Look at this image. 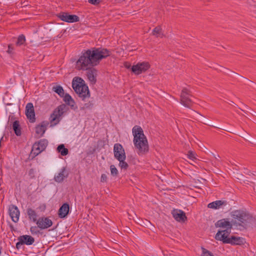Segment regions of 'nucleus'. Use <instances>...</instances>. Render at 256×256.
I'll return each instance as SVG.
<instances>
[{
	"label": "nucleus",
	"mask_w": 256,
	"mask_h": 256,
	"mask_svg": "<svg viewBox=\"0 0 256 256\" xmlns=\"http://www.w3.org/2000/svg\"><path fill=\"white\" fill-rule=\"evenodd\" d=\"M190 91L186 88H184L180 94V103L188 108H190L193 103L192 100L190 98Z\"/></svg>",
	"instance_id": "obj_8"
},
{
	"label": "nucleus",
	"mask_w": 256,
	"mask_h": 256,
	"mask_svg": "<svg viewBox=\"0 0 256 256\" xmlns=\"http://www.w3.org/2000/svg\"><path fill=\"white\" fill-rule=\"evenodd\" d=\"M202 256H214L213 254L206 248H202Z\"/></svg>",
	"instance_id": "obj_33"
},
{
	"label": "nucleus",
	"mask_w": 256,
	"mask_h": 256,
	"mask_svg": "<svg viewBox=\"0 0 256 256\" xmlns=\"http://www.w3.org/2000/svg\"><path fill=\"white\" fill-rule=\"evenodd\" d=\"M38 228H39L38 226H32L30 228V232L31 234L33 235L34 234H38L40 233V231L38 230Z\"/></svg>",
	"instance_id": "obj_31"
},
{
	"label": "nucleus",
	"mask_w": 256,
	"mask_h": 256,
	"mask_svg": "<svg viewBox=\"0 0 256 256\" xmlns=\"http://www.w3.org/2000/svg\"><path fill=\"white\" fill-rule=\"evenodd\" d=\"M54 92L59 95L60 97H63L64 95V92L62 87L60 85L54 86L52 88Z\"/></svg>",
	"instance_id": "obj_26"
},
{
	"label": "nucleus",
	"mask_w": 256,
	"mask_h": 256,
	"mask_svg": "<svg viewBox=\"0 0 256 256\" xmlns=\"http://www.w3.org/2000/svg\"><path fill=\"white\" fill-rule=\"evenodd\" d=\"M94 105V104L92 102H88L85 103L84 104V106L81 108V109H89L91 108Z\"/></svg>",
	"instance_id": "obj_34"
},
{
	"label": "nucleus",
	"mask_w": 256,
	"mask_h": 256,
	"mask_svg": "<svg viewBox=\"0 0 256 256\" xmlns=\"http://www.w3.org/2000/svg\"><path fill=\"white\" fill-rule=\"evenodd\" d=\"M195 155H196L195 153L194 152H193L190 151V150L188 152V157L190 160H196V158Z\"/></svg>",
	"instance_id": "obj_35"
},
{
	"label": "nucleus",
	"mask_w": 256,
	"mask_h": 256,
	"mask_svg": "<svg viewBox=\"0 0 256 256\" xmlns=\"http://www.w3.org/2000/svg\"><path fill=\"white\" fill-rule=\"evenodd\" d=\"M8 214L14 222H17L18 221L20 212L16 206L14 204L9 206Z\"/></svg>",
	"instance_id": "obj_14"
},
{
	"label": "nucleus",
	"mask_w": 256,
	"mask_h": 256,
	"mask_svg": "<svg viewBox=\"0 0 256 256\" xmlns=\"http://www.w3.org/2000/svg\"><path fill=\"white\" fill-rule=\"evenodd\" d=\"M66 106L64 104H61L57 107L51 114L50 120L52 125H56L58 123L59 118L64 112Z\"/></svg>",
	"instance_id": "obj_7"
},
{
	"label": "nucleus",
	"mask_w": 256,
	"mask_h": 256,
	"mask_svg": "<svg viewBox=\"0 0 256 256\" xmlns=\"http://www.w3.org/2000/svg\"><path fill=\"white\" fill-rule=\"evenodd\" d=\"M30 178H34L35 177V170L34 168H30L28 172Z\"/></svg>",
	"instance_id": "obj_36"
},
{
	"label": "nucleus",
	"mask_w": 256,
	"mask_h": 256,
	"mask_svg": "<svg viewBox=\"0 0 256 256\" xmlns=\"http://www.w3.org/2000/svg\"><path fill=\"white\" fill-rule=\"evenodd\" d=\"M48 144V141L46 139H42L35 142L32 145L30 156L33 158L38 156L46 148Z\"/></svg>",
	"instance_id": "obj_6"
},
{
	"label": "nucleus",
	"mask_w": 256,
	"mask_h": 256,
	"mask_svg": "<svg viewBox=\"0 0 256 256\" xmlns=\"http://www.w3.org/2000/svg\"><path fill=\"white\" fill-rule=\"evenodd\" d=\"M172 214L173 217L178 222H184L187 220L185 212L182 210H174Z\"/></svg>",
	"instance_id": "obj_18"
},
{
	"label": "nucleus",
	"mask_w": 256,
	"mask_h": 256,
	"mask_svg": "<svg viewBox=\"0 0 256 256\" xmlns=\"http://www.w3.org/2000/svg\"><path fill=\"white\" fill-rule=\"evenodd\" d=\"M18 242L16 244V248L17 249H20V246L22 245H23V244H22V242H20V240H18Z\"/></svg>",
	"instance_id": "obj_39"
},
{
	"label": "nucleus",
	"mask_w": 256,
	"mask_h": 256,
	"mask_svg": "<svg viewBox=\"0 0 256 256\" xmlns=\"http://www.w3.org/2000/svg\"><path fill=\"white\" fill-rule=\"evenodd\" d=\"M232 104H234V102H232L230 105H232Z\"/></svg>",
	"instance_id": "obj_48"
},
{
	"label": "nucleus",
	"mask_w": 256,
	"mask_h": 256,
	"mask_svg": "<svg viewBox=\"0 0 256 256\" xmlns=\"http://www.w3.org/2000/svg\"><path fill=\"white\" fill-rule=\"evenodd\" d=\"M52 220L48 217L42 216L39 218L36 222V225L40 230H44L49 228L52 225Z\"/></svg>",
	"instance_id": "obj_13"
},
{
	"label": "nucleus",
	"mask_w": 256,
	"mask_h": 256,
	"mask_svg": "<svg viewBox=\"0 0 256 256\" xmlns=\"http://www.w3.org/2000/svg\"><path fill=\"white\" fill-rule=\"evenodd\" d=\"M150 68V65L148 62H138L132 67L131 70L134 74L138 75L145 72Z\"/></svg>",
	"instance_id": "obj_11"
},
{
	"label": "nucleus",
	"mask_w": 256,
	"mask_h": 256,
	"mask_svg": "<svg viewBox=\"0 0 256 256\" xmlns=\"http://www.w3.org/2000/svg\"><path fill=\"white\" fill-rule=\"evenodd\" d=\"M107 179H108V178H107V176H106V174H102L101 175V176H100V182H107Z\"/></svg>",
	"instance_id": "obj_37"
},
{
	"label": "nucleus",
	"mask_w": 256,
	"mask_h": 256,
	"mask_svg": "<svg viewBox=\"0 0 256 256\" xmlns=\"http://www.w3.org/2000/svg\"><path fill=\"white\" fill-rule=\"evenodd\" d=\"M246 80H247L248 82H252V81H250V80H248V79H247V78H246Z\"/></svg>",
	"instance_id": "obj_44"
},
{
	"label": "nucleus",
	"mask_w": 256,
	"mask_h": 256,
	"mask_svg": "<svg viewBox=\"0 0 256 256\" xmlns=\"http://www.w3.org/2000/svg\"><path fill=\"white\" fill-rule=\"evenodd\" d=\"M57 151L62 156L67 155L68 153V150L66 148L64 144H60L57 147Z\"/></svg>",
	"instance_id": "obj_27"
},
{
	"label": "nucleus",
	"mask_w": 256,
	"mask_h": 256,
	"mask_svg": "<svg viewBox=\"0 0 256 256\" xmlns=\"http://www.w3.org/2000/svg\"><path fill=\"white\" fill-rule=\"evenodd\" d=\"M49 122L48 121H43L40 124L36 126V132L42 136L47 129Z\"/></svg>",
	"instance_id": "obj_19"
},
{
	"label": "nucleus",
	"mask_w": 256,
	"mask_h": 256,
	"mask_svg": "<svg viewBox=\"0 0 256 256\" xmlns=\"http://www.w3.org/2000/svg\"><path fill=\"white\" fill-rule=\"evenodd\" d=\"M232 104H234V102H232L230 105H232Z\"/></svg>",
	"instance_id": "obj_50"
},
{
	"label": "nucleus",
	"mask_w": 256,
	"mask_h": 256,
	"mask_svg": "<svg viewBox=\"0 0 256 256\" xmlns=\"http://www.w3.org/2000/svg\"><path fill=\"white\" fill-rule=\"evenodd\" d=\"M217 156H214L215 158L217 159L218 157V158L220 157V156H219L218 155Z\"/></svg>",
	"instance_id": "obj_45"
},
{
	"label": "nucleus",
	"mask_w": 256,
	"mask_h": 256,
	"mask_svg": "<svg viewBox=\"0 0 256 256\" xmlns=\"http://www.w3.org/2000/svg\"><path fill=\"white\" fill-rule=\"evenodd\" d=\"M208 207L212 209H219L220 208L228 210L231 209L230 204L226 200H216L208 204Z\"/></svg>",
	"instance_id": "obj_10"
},
{
	"label": "nucleus",
	"mask_w": 256,
	"mask_h": 256,
	"mask_svg": "<svg viewBox=\"0 0 256 256\" xmlns=\"http://www.w3.org/2000/svg\"><path fill=\"white\" fill-rule=\"evenodd\" d=\"M228 236L224 237V235L220 236L221 241L224 244H229L232 245H242L246 243L245 239L242 237H237L232 236L229 238Z\"/></svg>",
	"instance_id": "obj_9"
},
{
	"label": "nucleus",
	"mask_w": 256,
	"mask_h": 256,
	"mask_svg": "<svg viewBox=\"0 0 256 256\" xmlns=\"http://www.w3.org/2000/svg\"><path fill=\"white\" fill-rule=\"evenodd\" d=\"M26 114L30 122H34L36 121L34 110L32 103L28 102L26 104Z\"/></svg>",
	"instance_id": "obj_16"
},
{
	"label": "nucleus",
	"mask_w": 256,
	"mask_h": 256,
	"mask_svg": "<svg viewBox=\"0 0 256 256\" xmlns=\"http://www.w3.org/2000/svg\"><path fill=\"white\" fill-rule=\"evenodd\" d=\"M246 174H248V175H250V174H252V175H254V174L253 173H251L250 172H246Z\"/></svg>",
	"instance_id": "obj_43"
},
{
	"label": "nucleus",
	"mask_w": 256,
	"mask_h": 256,
	"mask_svg": "<svg viewBox=\"0 0 256 256\" xmlns=\"http://www.w3.org/2000/svg\"><path fill=\"white\" fill-rule=\"evenodd\" d=\"M132 130L134 137V146L138 150V154H143L148 152L149 150L148 142L142 128L140 126H135Z\"/></svg>",
	"instance_id": "obj_3"
},
{
	"label": "nucleus",
	"mask_w": 256,
	"mask_h": 256,
	"mask_svg": "<svg viewBox=\"0 0 256 256\" xmlns=\"http://www.w3.org/2000/svg\"><path fill=\"white\" fill-rule=\"evenodd\" d=\"M69 172L65 167H63L60 172L54 176V180L57 182H62L65 178H67L68 176Z\"/></svg>",
	"instance_id": "obj_17"
},
{
	"label": "nucleus",
	"mask_w": 256,
	"mask_h": 256,
	"mask_svg": "<svg viewBox=\"0 0 256 256\" xmlns=\"http://www.w3.org/2000/svg\"><path fill=\"white\" fill-rule=\"evenodd\" d=\"M88 2L94 5H96L100 3L99 0H88Z\"/></svg>",
	"instance_id": "obj_38"
},
{
	"label": "nucleus",
	"mask_w": 256,
	"mask_h": 256,
	"mask_svg": "<svg viewBox=\"0 0 256 256\" xmlns=\"http://www.w3.org/2000/svg\"><path fill=\"white\" fill-rule=\"evenodd\" d=\"M62 98H64L63 100L66 104L70 106L72 108L74 106L75 104L74 101L68 94H64Z\"/></svg>",
	"instance_id": "obj_24"
},
{
	"label": "nucleus",
	"mask_w": 256,
	"mask_h": 256,
	"mask_svg": "<svg viewBox=\"0 0 256 256\" xmlns=\"http://www.w3.org/2000/svg\"><path fill=\"white\" fill-rule=\"evenodd\" d=\"M70 211V206L68 203L64 204L58 211V217L63 218H66Z\"/></svg>",
	"instance_id": "obj_20"
},
{
	"label": "nucleus",
	"mask_w": 256,
	"mask_h": 256,
	"mask_svg": "<svg viewBox=\"0 0 256 256\" xmlns=\"http://www.w3.org/2000/svg\"><path fill=\"white\" fill-rule=\"evenodd\" d=\"M126 158H122L121 159L118 160L119 161V166L122 169L126 170L128 166V164L125 162Z\"/></svg>",
	"instance_id": "obj_29"
},
{
	"label": "nucleus",
	"mask_w": 256,
	"mask_h": 256,
	"mask_svg": "<svg viewBox=\"0 0 256 256\" xmlns=\"http://www.w3.org/2000/svg\"><path fill=\"white\" fill-rule=\"evenodd\" d=\"M12 128L15 134L17 136H20L22 134L21 128L18 120H15L12 124Z\"/></svg>",
	"instance_id": "obj_25"
},
{
	"label": "nucleus",
	"mask_w": 256,
	"mask_h": 256,
	"mask_svg": "<svg viewBox=\"0 0 256 256\" xmlns=\"http://www.w3.org/2000/svg\"><path fill=\"white\" fill-rule=\"evenodd\" d=\"M111 174L113 176H117L118 174V170L114 165L110 166Z\"/></svg>",
	"instance_id": "obj_32"
},
{
	"label": "nucleus",
	"mask_w": 256,
	"mask_h": 256,
	"mask_svg": "<svg viewBox=\"0 0 256 256\" xmlns=\"http://www.w3.org/2000/svg\"><path fill=\"white\" fill-rule=\"evenodd\" d=\"M84 70H86L84 68ZM87 72H86V76L88 80L92 83L95 84L96 81V69L90 68L88 69L87 68Z\"/></svg>",
	"instance_id": "obj_23"
},
{
	"label": "nucleus",
	"mask_w": 256,
	"mask_h": 256,
	"mask_svg": "<svg viewBox=\"0 0 256 256\" xmlns=\"http://www.w3.org/2000/svg\"><path fill=\"white\" fill-rule=\"evenodd\" d=\"M72 86L80 98L85 100L90 96V92L84 80L80 77H75L72 82Z\"/></svg>",
	"instance_id": "obj_4"
},
{
	"label": "nucleus",
	"mask_w": 256,
	"mask_h": 256,
	"mask_svg": "<svg viewBox=\"0 0 256 256\" xmlns=\"http://www.w3.org/2000/svg\"><path fill=\"white\" fill-rule=\"evenodd\" d=\"M26 38L24 36V34H21L18 36L16 44L18 46H20L24 44Z\"/></svg>",
	"instance_id": "obj_30"
},
{
	"label": "nucleus",
	"mask_w": 256,
	"mask_h": 256,
	"mask_svg": "<svg viewBox=\"0 0 256 256\" xmlns=\"http://www.w3.org/2000/svg\"><path fill=\"white\" fill-rule=\"evenodd\" d=\"M215 226L216 228H222L224 230H218L215 236V238L216 240L221 241L220 236L224 235V237L228 236L231 232V230L234 226L232 221L230 222L226 218H222L218 220Z\"/></svg>",
	"instance_id": "obj_5"
},
{
	"label": "nucleus",
	"mask_w": 256,
	"mask_h": 256,
	"mask_svg": "<svg viewBox=\"0 0 256 256\" xmlns=\"http://www.w3.org/2000/svg\"><path fill=\"white\" fill-rule=\"evenodd\" d=\"M110 54V52L106 48H92L82 53L76 63L80 66L82 70L87 69L88 66H96L100 60Z\"/></svg>",
	"instance_id": "obj_1"
},
{
	"label": "nucleus",
	"mask_w": 256,
	"mask_h": 256,
	"mask_svg": "<svg viewBox=\"0 0 256 256\" xmlns=\"http://www.w3.org/2000/svg\"><path fill=\"white\" fill-rule=\"evenodd\" d=\"M12 50L13 48L10 45H9L8 46V50H7V52L9 54H12Z\"/></svg>",
	"instance_id": "obj_40"
},
{
	"label": "nucleus",
	"mask_w": 256,
	"mask_h": 256,
	"mask_svg": "<svg viewBox=\"0 0 256 256\" xmlns=\"http://www.w3.org/2000/svg\"><path fill=\"white\" fill-rule=\"evenodd\" d=\"M56 16L60 20L67 22H74L80 20L78 16L75 14H70L68 12H62L57 14Z\"/></svg>",
	"instance_id": "obj_12"
},
{
	"label": "nucleus",
	"mask_w": 256,
	"mask_h": 256,
	"mask_svg": "<svg viewBox=\"0 0 256 256\" xmlns=\"http://www.w3.org/2000/svg\"><path fill=\"white\" fill-rule=\"evenodd\" d=\"M217 156H214L215 158L217 159L218 157V158L220 157V156H219L218 155Z\"/></svg>",
	"instance_id": "obj_46"
},
{
	"label": "nucleus",
	"mask_w": 256,
	"mask_h": 256,
	"mask_svg": "<svg viewBox=\"0 0 256 256\" xmlns=\"http://www.w3.org/2000/svg\"><path fill=\"white\" fill-rule=\"evenodd\" d=\"M217 156H214L215 158L217 159L218 157V158L220 157V156H219L218 155Z\"/></svg>",
	"instance_id": "obj_47"
},
{
	"label": "nucleus",
	"mask_w": 256,
	"mask_h": 256,
	"mask_svg": "<svg viewBox=\"0 0 256 256\" xmlns=\"http://www.w3.org/2000/svg\"><path fill=\"white\" fill-rule=\"evenodd\" d=\"M232 104H234V102H232L230 105H232Z\"/></svg>",
	"instance_id": "obj_49"
},
{
	"label": "nucleus",
	"mask_w": 256,
	"mask_h": 256,
	"mask_svg": "<svg viewBox=\"0 0 256 256\" xmlns=\"http://www.w3.org/2000/svg\"><path fill=\"white\" fill-rule=\"evenodd\" d=\"M46 206L45 204H44L42 206H40V208L41 209L42 211H44L46 210Z\"/></svg>",
	"instance_id": "obj_42"
},
{
	"label": "nucleus",
	"mask_w": 256,
	"mask_h": 256,
	"mask_svg": "<svg viewBox=\"0 0 256 256\" xmlns=\"http://www.w3.org/2000/svg\"><path fill=\"white\" fill-rule=\"evenodd\" d=\"M234 226L240 230L256 224V219L248 212L242 210H234L230 212Z\"/></svg>",
	"instance_id": "obj_2"
},
{
	"label": "nucleus",
	"mask_w": 256,
	"mask_h": 256,
	"mask_svg": "<svg viewBox=\"0 0 256 256\" xmlns=\"http://www.w3.org/2000/svg\"><path fill=\"white\" fill-rule=\"evenodd\" d=\"M18 240H20V242L23 244L32 245L34 242V238L29 235H22L18 237Z\"/></svg>",
	"instance_id": "obj_21"
},
{
	"label": "nucleus",
	"mask_w": 256,
	"mask_h": 256,
	"mask_svg": "<svg viewBox=\"0 0 256 256\" xmlns=\"http://www.w3.org/2000/svg\"><path fill=\"white\" fill-rule=\"evenodd\" d=\"M114 158L117 160L126 158L124 150L122 145L119 143H116L114 144Z\"/></svg>",
	"instance_id": "obj_15"
},
{
	"label": "nucleus",
	"mask_w": 256,
	"mask_h": 256,
	"mask_svg": "<svg viewBox=\"0 0 256 256\" xmlns=\"http://www.w3.org/2000/svg\"><path fill=\"white\" fill-rule=\"evenodd\" d=\"M26 214L28 216V220L30 221L36 223L38 221V215L36 211L32 208L28 207L26 209Z\"/></svg>",
	"instance_id": "obj_22"
},
{
	"label": "nucleus",
	"mask_w": 256,
	"mask_h": 256,
	"mask_svg": "<svg viewBox=\"0 0 256 256\" xmlns=\"http://www.w3.org/2000/svg\"><path fill=\"white\" fill-rule=\"evenodd\" d=\"M152 34L154 36L156 37H162L163 34H162V29L160 26H156L153 30Z\"/></svg>",
	"instance_id": "obj_28"
},
{
	"label": "nucleus",
	"mask_w": 256,
	"mask_h": 256,
	"mask_svg": "<svg viewBox=\"0 0 256 256\" xmlns=\"http://www.w3.org/2000/svg\"><path fill=\"white\" fill-rule=\"evenodd\" d=\"M10 230L12 232H13V231L15 230L14 228V226L12 224H10Z\"/></svg>",
	"instance_id": "obj_41"
}]
</instances>
